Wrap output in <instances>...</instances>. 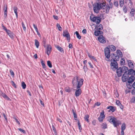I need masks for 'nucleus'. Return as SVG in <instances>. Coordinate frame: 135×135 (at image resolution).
I'll return each instance as SVG.
<instances>
[{
    "label": "nucleus",
    "mask_w": 135,
    "mask_h": 135,
    "mask_svg": "<svg viewBox=\"0 0 135 135\" xmlns=\"http://www.w3.org/2000/svg\"><path fill=\"white\" fill-rule=\"evenodd\" d=\"M103 33L102 31L100 30L95 31L94 32V35L96 36H98L99 35H101Z\"/></svg>",
    "instance_id": "18"
},
{
    "label": "nucleus",
    "mask_w": 135,
    "mask_h": 135,
    "mask_svg": "<svg viewBox=\"0 0 135 135\" xmlns=\"http://www.w3.org/2000/svg\"><path fill=\"white\" fill-rule=\"evenodd\" d=\"M116 103L117 105H122L121 103H120V102L119 100H117L116 101Z\"/></svg>",
    "instance_id": "54"
},
{
    "label": "nucleus",
    "mask_w": 135,
    "mask_h": 135,
    "mask_svg": "<svg viewBox=\"0 0 135 135\" xmlns=\"http://www.w3.org/2000/svg\"><path fill=\"white\" fill-rule=\"evenodd\" d=\"M105 2H103L102 3H95L93 5V9L94 12L96 13H98L100 9H102L105 7Z\"/></svg>",
    "instance_id": "2"
},
{
    "label": "nucleus",
    "mask_w": 135,
    "mask_h": 135,
    "mask_svg": "<svg viewBox=\"0 0 135 135\" xmlns=\"http://www.w3.org/2000/svg\"><path fill=\"white\" fill-rule=\"evenodd\" d=\"M131 102L133 103H134L135 102V97H133L131 99Z\"/></svg>",
    "instance_id": "47"
},
{
    "label": "nucleus",
    "mask_w": 135,
    "mask_h": 135,
    "mask_svg": "<svg viewBox=\"0 0 135 135\" xmlns=\"http://www.w3.org/2000/svg\"><path fill=\"white\" fill-rule=\"evenodd\" d=\"M33 26L34 27V28L35 29L36 31L38 33V30L37 28V26H36L35 25L34 23L33 24Z\"/></svg>",
    "instance_id": "44"
},
{
    "label": "nucleus",
    "mask_w": 135,
    "mask_h": 135,
    "mask_svg": "<svg viewBox=\"0 0 135 135\" xmlns=\"http://www.w3.org/2000/svg\"><path fill=\"white\" fill-rule=\"evenodd\" d=\"M13 118L15 120L16 122H17L19 125H20V122L18 121V119L16 117H14Z\"/></svg>",
    "instance_id": "50"
},
{
    "label": "nucleus",
    "mask_w": 135,
    "mask_h": 135,
    "mask_svg": "<svg viewBox=\"0 0 135 135\" xmlns=\"http://www.w3.org/2000/svg\"><path fill=\"white\" fill-rule=\"evenodd\" d=\"M53 17L56 20H58L59 19V18L57 16L54 15L53 16Z\"/></svg>",
    "instance_id": "56"
},
{
    "label": "nucleus",
    "mask_w": 135,
    "mask_h": 135,
    "mask_svg": "<svg viewBox=\"0 0 135 135\" xmlns=\"http://www.w3.org/2000/svg\"><path fill=\"white\" fill-rule=\"evenodd\" d=\"M114 5L116 7H117L118 6V1H115L114 3Z\"/></svg>",
    "instance_id": "48"
},
{
    "label": "nucleus",
    "mask_w": 135,
    "mask_h": 135,
    "mask_svg": "<svg viewBox=\"0 0 135 135\" xmlns=\"http://www.w3.org/2000/svg\"><path fill=\"white\" fill-rule=\"evenodd\" d=\"M39 100L41 104L44 106V104L43 101L41 99H40Z\"/></svg>",
    "instance_id": "58"
},
{
    "label": "nucleus",
    "mask_w": 135,
    "mask_h": 135,
    "mask_svg": "<svg viewBox=\"0 0 135 135\" xmlns=\"http://www.w3.org/2000/svg\"><path fill=\"white\" fill-rule=\"evenodd\" d=\"M52 127L53 130L54 131V132H56V130L55 128V127L53 125H52Z\"/></svg>",
    "instance_id": "57"
},
{
    "label": "nucleus",
    "mask_w": 135,
    "mask_h": 135,
    "mask_svg": "<svg viewBox=\"0 0 135 135\" xmlns=\"http://www.w3.org/2000/svg\"><path fill=\"white\" fill-rule=\"evenodd\" d=\"M116 53L117 54V55L120 56V57H122V53L120 50H117L116 51Z\"/></svg>",
    "instance_id": "24"
},
{
    "label": "nucleus",
    "mask_w": 135,
    "mask_h": 135,
    "mask_svg": "<svg viewBox=\"0 0 135 135\" xmlns=\"http://www.w3.org/2000/svg\"><path fill=\"white\" fill-rule=\"evenodd\" d=\"M124 2V0H120L119 5L121 7H122L123 6Z\"/></svg>",
    "instance_id": "32"
},
{
    "label": "nucleus",
    "mask_w": 135,
    "mask_h": 135,
    "mask_svg": "<svg viewBox=\"0 0 135 135\" xmlns=\"http://www.w3.org/2000/svg\"><path fill=\"white\" fill-rule=\"evenodd\" d=\"M98 40L100 43L104 44L106 42L105 39L103 36L101 35L98 37Z\"/></svg>",
    "instance_id": "10"
},
{
    "label": "nucleus",
    "mask_w": 135,
    "mask_h": 135,
    "mask_svg": "<svg viewBox=\"0 0 135 135\" xmlns=\"http://www.w3.org/2000/svg\"><path fill=\"white\" fill-rule=\"evenodd\" d=\"M103 15V14H101L100 15V17L95 16L94 15H92L90 16V20L94 22L96 24L99 23L101 22V16Z\"/></svg>",
    "instance_id": "5"
},
{
    "label": "nucleus",
    "mask_w": 135,
    "mask_h": 135,
    "mask_svg": "<svg viewBox=\"0 0 135 135\" xmlns=\"http://www.w3.org/2000/svg\"><path fill=\"white\" fill-rule=\"evenodd\" d=\"M104 53L106 57L109 59L110 57V51L108 47H106L104 49Z\"/></svg>",
    "instance_id": "7"
},
{
    "label": "nucleus",
    "mask_w": 135,
    "mask_h": 135,
    "mask_svg": "<svg viewBox=\"0 0 135 135\" xmlns=\"http://www.w3.org/2000/svg\"><path fill=\"white\" fill-rule=\"evenodd\" d=\"M128 65L130 67L132 68H134V66L133 63L131 60L128 61Z\"/></svg>",
    "instance_id": "21"
},
{
    "label": "nucleus",
    "mask_w": 135,
    "mask_h": 135,
    "mask_svg": "<svg viewBox=\"0 0 135 135\" xmlns=\"http://www.w3.org/2000/svg\"><path fill=\"white\" fill-rule=\"evenodd\" d=\"M107 109H109V111H111L112 112H114L115 109L114 107L112 106H110L107 107Z\"/></svg>",
    "instance_id": "20"
},
{
    "label": "nucleus",
    "mask_w": 135,
    "mask_h": 135,
    "mask_svg": "<svg viewBox=\"0 0 135 135\" xmlns=\"http://www.w3.org/2000/svg\"><path fill=\"white\" fill-rule=\"evenodd\" d=\"M11 83L12 84V85L15 87V88H17V86L15 84L14 81H11Z\"/></svg>",
    "instance_id": "51"
},
{
    "label": "nucleus",
    "mask_w": 135,
    "mask_h": 135,
    "mask_svg": "<svg viewBox=\"0 0 135 135\" xmlns=\"http://www.w3.org/2000/svg\"><path fill=\"white\" fill-rule=\"evenodd\" d=\"M0 95L4 98L7 100L11 101V99L4 93H3L2 91H0Z\"/></svg>",
    "instance_id": "12"
},
{
    "label": "nucleus",
    "mask_w": 135,
    "mask_h": 135,
    "mask_svg": "<svg viewBox=\"0 0 135 135\" xmlns=\"http://www.w3.org/2000/svg\"><path fill=\"white\" fill-rule=\"evenodd\" d=\"M120 64L121 65H123L125 63L124 60L123 58L120 61Z\"/></svg>",
    "instance_id": "43"
},
{
    "label": "nucleus",
    "mask_w": 135,
    "mask_h": 135,
    "mask_svg": "<svg viewBox=\"0 0 135 135\" xmlns=\"http://www.w3.org/2000/svg\"><path fill=\"white\" fill-rule=\"evenodd\" d=\"M111 61L110 64L111 68L114 71L118 68V64L116 61H113L112 59L111 60Z\"/></svg>",
    "instance_id": "6"
},
{
    "label": "nucleus",
    "mask_w": 135,
    "mask_h": 135,
    "mask_svg": "<svg viewBox=\"0 0 135 135\" xmlns=\"http://www.w3.org/2000/svg\"><path fill=\"white\" fill-rule=\"evenodd\" d=\"M21 85L23 89H25L26 88V85L24 82H22L21 83Z\"/></svg>",
    "instance_id": "36"
},
{
    "label": "nucleus",
    "mask_w": 135,
    "mask_h": 135,
    "mask_svg": "<svg viewBox=\"0 0 135 135\" xmlns=\"http://www.w3.org/2000/svg\"><path fill=\"white\" fill-rule=\"evenodd\" d=\"M105 118H104L102 117L99 116L98 118V119L100 122H102L103 121V120Z\"/></svg>",
    "instance_id": "40"
},
{
    "label": "nucleus",
    "mask_w": 135,
    "mask_h": 135,
    "mask_svg": "<svg viewBox=\"0 0 135 135\" xmlns=\"http://www.w3.org/2000/svg\"><path fill=\"white\" fill-rule=\"evenodd\" d=\"M123 11L125 13H127V9L126 8V6H123Z\"/></svg>",
    "instance_id": "37"
},
{
    "label": "nucleus",
    "mask_w": 135,
    "mask_h": 135,
    "mask_svg": "<svg viewBox=\"0 0 135 135\" xmlns=\"http://www.w3.org/2000/svg\"><path fill=\"white\" fill-rule=\"evenodd\" d=\"M117 73L118 76L120 77L121 76L122 73L120 67L117 69Z\"/></svg>",
    "instance_id": "15"
},
{
    "label": "nucleus",
    "mask_w": 135,
    "mask_h": 135,
    "mask_svg": "<svg viewBox=\"0 0 135 135\" xmlns=\"http://www.w3.org/2000/svg\"><path fill=\"white\" fill-rule=\"evenodd\" d=\"M112 61H118L119 60V58L120 56L117 55L116 54H112Z\"/></svg>",
    "instance_id": "11"
},
{
    "label": "nucleus",
    "mask_w": 135,
    "mask_h": 135,
    "mask_svg": "<svg viewBox=\"0 0 135 135\" xmlns=\"http://www.w3.org/2000/svg\"><path fill=\"white\" fill-rule=\"evenodd\" d=\"M8 35L11 38H13L14 37V34L12 32L9 30H8L6 32Z\"/></svg>",
    "instance_id": "14"
},
{
    "label": "nucleus",
    "mask_w": 135,
    "mask_h": 135,
    "mask_svg": "<svg viewBox=\"0 0 135 135\" xmlns=\"http://www.w3.org/2000/svg\"><path fill=\"white\" fill-rule=\"evenodd\" d=\"M135 11V10L134 8H132L131 9V11L130 13L131 15V16L133 17L134 16V12Z\"/></svg>",
    "instance_id": "25"
},
{
    "label": "nucleus",
    "mask_w": 135,
    "mask_h": 135,
    "mask_svg": "<svg viewBox=\"0 0 135 135\" xmlns=\"http://www.w3.org/2000/svg\"><path fill=\"white\" fill-rule=\"evenodd\" d=\"M89 115L88 114L86 115L85 116L84 118L85 120L88 123H89Z\"/></svg>",
    "instance_id": "29"
},
{
    "label": "nucleus",
    "mask_w": 135,
    "mask_h": 135,
    "mask_svg": "<svg viewBox=\"0 0 135 135\" xmlns=\"http://www.w3.org/2000/svg\"><path fill=\"white\" fill-rule=\"evenodd\" d=\"M83 69H84V71H85V73H86V72L88 70V68L86 67V65H84V67Z\"/></svg>",
    "instance_id": "45"
},
{
    "label": "nucleus",
    "mask_w": 135,
    "mask_h": 135,
    "mask_svg": "<svg viewBox=\"0 0 135 135\" xmlns=\"http://www.w3.org/2000/svg\"><path fill=\"white\" fill-rule=\"evenodd\" d=\"M64 37H66L67 40L68 39H70V34L69 35H68V34L66 35L65 36H64Z\"/></svg>",
    "instance_id": "52"
},
{
    "label": "nucleus",
    "mask_w": 135,
    "mask_h": 135,
    "mask_svg": "<svg viewBox=\"0 0 135 135\" xmlns=\"http://www.w3.org/2000/svg\"><path fill=\"white\" fill-rule=\"evenodd\" d=\"M88 56L90 58L92 59L95 61H96V59L94 56H93L89 54H88Z\"/></svg>",
    "instance_id": "42"
},
{
    "label": "nucleus",
    "mask_w": 135,
    "mask_h": 135,
    "mask_svg": "<svg viewBox=\"0 0 135 135\" xmlns=\"http://www.w3.org/2000/svg\"><path fill=\"white\" fill-rule=\"evenodd\" d=\"M52 50V47L49 44H47L46 48L45 50V53L49 56L50 55L51 51Z\"/></svg>",
    "instance_id": "8"
},
{
    "label": "nucleus",
    "mask_w": 135,
    "mask_h": 135,
    "mask_svg": "<svg viewBox=\"0 0 135 135\" xmlns=\"http://www.w3.org/2000/svg\"><path fill=\"white\" fill-rule=\"evenodd\" d=\"M69 35V32H68V30H65L63 31V36H65L66 35Z\"/></svg>",
    "instance_id": "34"
},
{
    "label": "nucleus",
    "mask_w": 135,
    "mask_h": 135,
    "mask_svg": "<svg viewBox=\"0 0 135 135\" xmlns=\"http://www.w3.org/2000/svg\"><path fill=\"white\" fill-rule=\"evenodd\" d=\"M110 118L109 122L110 123H112L114 127H116L119 125L121 124L120 121L119 120H117L116 118L112 116H110Z\"/></svg>",
    "instance_id": "4"
},
{
    "label": "nucleus",
    "mask_w": 135,
    "mask_h": 135,
    "mask_svg": "<svg viewBox=\"0 0 135 135\" xmlns=\"http://www.w3.org/2000/svg\"><path fill=\"white\" fill-rule=\"evenodd\" d=\"M75 33L76 34V37L78 38L79 39H80L81 38V36L80 35L78 31H76L75 32Z\"/></svg>",
    "instance_id": "30"
},
{
    "label": "nucleus",
    "mask_w": 135,
    "mask_h": 135,
    "mask_svg": "<svg viewBox=\"0 0 135 135\" xmlns=\"http://www.w3.org/2000/svg\"><path fill=\"white\" fill-rule=\"evenodd\" d=\"M102 128L103 129H105L107 128V125L105 123H103L101 126Z\"/></svg>",
    "instance_id": "27"
},
{
    "label": "nucleus",
    "mask_w": 135,
    "mask_h": 135,
    "mask_svg": "<svg viewBox=\"0 0 135 135\" xmlns=\"http://www.w3.org/2000/svg\"><path fill=\"white\" fill-rule=\"evenodd\" d=\"M65 90L66 92L68 93L70 92L71 91L70 88L68 87H67L65 88Z\"/></svg>",
    "instance_id": "41"
},
{
    "label": "nucleus",
    "mask_w": 135,
    "mask_h": 135,
    "mask_svg": "<svg viewBox=\"0 0 135 135\" xmlns=\"http://www.w3.org/2000/svg\"><path fill=\"white\" fill-rule=\"evenodd\" d=\"M104 110H102V112L100 113V116L101 117H102L104 118H105V115L104 114Z\"/></svg>",
    "instance_id": "35"
},
{
    "label": "nucleus",
    "mask_w": 135,
    "mask_h": 135,
    "mask_svg": "<svg viewBox=\"0 0 135 135\" xmlns=\"http://www.w3.org/2000/svg\"><path fill=\"white\" fill-rule=\"evenodd\" d=\"M96 121L95 120H93L92 122V124L94 126H95L96 124Z\"/></svg>",
    "instance_id": "64"
},
{
    "label": "nucleus",
    "mask_w": 135,
    "mask_h": 135,
    "mask_svg": "<svg viewBox=\"0 0 135 135\" xmlns=\"http://www.w3.org/2000/svg\"><path fill=\"white\" fill-rule=\"evenodd\" d=\"M56 48L60 51L61 52L64 53V50L63 49L60 47L59 45H56L55 46Z\"/></svg>",
    "instance_id": "19"
},
{
    "label": "nucleus",
    "mask_w": 135,
    "mask_h": 135,
    "mask_svg": "<svg viewBox=\"0 0 135 135\" xmlns=\"http://www.w3.org/2000/svg\"><path fill=\"white\" fill-rule=\"evenodd\" d=\"M47 65L49 68H51L52 67V65L50 61H47Z\"/></svg>",
    "instance_id": "38"
},
{
    "label": "nucleus",
    "mask_w": 135,
    "mask_h": 135,
    "mask_svg": "<svg viewBox=\"0 0 135 135\" xmlns=\"http://www.w3.org/2000/svg\"><path fill=\"white\" fill-rule=\"evenodd\" d=\"M35 45L36 47L38 48L39 46V42L37 40L35 39Z\"/></svg>",
    "instance_id": "28"
},
{
    "label": "nucleus",
    "mask_w": 135,
    "mask_h": 135,
    "mask_svg": "<svg viewBox=\"0 0 135 135\" xmlns=\"http://www.w3.org/2000/svg\"><path fill=\"white\" fill-rule=\"evenodd\" d=\"M41 63L43 67V68L44 69L45 68H46V66L44 61L42 60L41 61Z\"/></svg>",
    "instance_id": "33"
},
{
    "label": "nucleus",
    "mask_w": 135,
    "mask_h": 135,
    "mask_svg": "<svg viewBox=\"0 0 135 135\" xmlns=\"http://www.w3.org/2000/svg\"><path fill=\"white\" fill-rule=\"evenodd\" d=\"M88 64L89 66H90V68H93V66L91 63L90 62H88Z\"/></svg>",
    "instance_id": "59"
},
{
    "label": "nucleus",
    "mask_w": 135,
    "mask_h": 135,
    "mask_svg": "<svg viewBox=\"0 0 135 135\" xmlns=\"http://www.w3.org/2000/svg\"><path fill=\"white\" fill-rule=\"evenodd\" d=\"M109 7L110 8H112V7L113 4L112 3L110 2H109Z\"/></svg>",
    "instance_id": "55"
},
{
    "label": "nucleus",
    "mask_w": 135,
    "mask_h": 135,
    "mask_svg": "<svg viewBox=\"0 0 135 135\" xmlns=\"http://www.w3.org/2000/svg\"><path fill=\"white\" fill-rule=\"evenodd\" d=\"M22 27L23 30L25 31H26V28L23 23V22H22Z\"/></svg>",
    "instance_id": "39"
},
{
    "label": "nucleus",
    "mask_w": 135,
    "mask_h": 135,
    "mask_svg": "<svg viewBox=\"0 0 135 135\" xmlns=\"http://www.w3.org/2000/svg\"><path fill=\"white\" fill-rule=\"evenodd\" d=\"M3 116L4 118L6 121L7 122L8 121V120H7V116H6V115L5 114L4 115H3Z\"/></svg>",
    "instance_id": "62"
},
{
    "label": "nucleus",
    "mask_w": 135,
    "mask_h": 135,
    "mask_svg": "<svg viewBox=\"0 0 135 135\" xmlns=\"http://www.w3.org/2000/svg\"><path fill=\"white\" fill-rule=\"evenodd\" d=\"M43 44L44 45V47H46V40H44L43 41Z\"/></svg>",
    "instance_id": "63"
},
{
    "label": "nucleus",
    "mask_w": 135,
    "mask_h": 135,
    "mask_svg": "<svg viewBox=\"0 0 135 135\" xmlns=\"http://www.w3.org/2000/svg\"><path fill=\"white\" fill-rule=\"evenodd\" d=\"M18 130L20 131L21 132H22L23 133H25L26 132L25 130H23L21 128H18Z\"/></svg>",
    "instance_id": "49"
},
{
    "label": "nucleus",
    "mask_w": 135,
    "mask_h": 135,
    "mask_svg": "<svg viewBox=\"0 0 135 135\" xmlns=\"http://www.w3.org/2000/svg\"><path fill=\"white\" fill-rule=\"evenodd\" d=\"M1 26L3 28V29L5 30L6 32L8 30L7 29V28L3 25V24H2Z\"/></svg>",
    "instance_id": "46"
},
{
    "label": "nucleus",
    "mask_w": 135,
    "mask_h": 135,
    "mask_svg": "<svg viewBox=\"0 0 135 135\" xmlns=\"http://www.w3.org/2000/svg\"><path fill=\"white\" fill-rule=\"evenodd\" d=\"M128 72L127 74H128V75H135V71L132 69H130L129 70H128Z\"/></svg>",
    "instance_id": "16"
},
{
    "label": "nucleus",
    "mask_w": 135,
    "mask_h": 135,
    "mask_svg": "<svg viewBox=\"0 0 135 135\" xmlns=\"http://www.w3.org/2000/svg\"><path fill=\"white\" fill-rule=\"evenodd\" d=\"M134 77L133 76H131L129 78H127V79L126 80V81H127L128 83H131L134 81Z\"/></svg>",
    "instance_id": "13"
},
{
    "label": "nucleus",
    "mask_w": 135,
    "mask_h": 135,
    "mask_svg": "<svg viewBox=\"0 0 135 135\" xmlns=\"http://www.w3.org/2000/svg\"><path fill=\"white\" fill-rule=\"evenodd\" d=\"M105 7L102 8V10H103V12H105V13H108L109 12L110 8L109 7V5H106L105 3V5L104 6Z\"/></svg>",
    "instance_id": "9"
},
{
    "label": "nucleus",
    "mask_w": 135,
    "mask_h": 135,
    "mask_svg": "<svg viewBox=\"0 0 135 135\" xmlns=\"http://www.w3.org/2000/svg\"><path fill=\"white\" fill-rule=\"evenodd\" d=\"M108 47L109 49H110L113 51H114L115 50V47L113 45H109Z\"/></svg>",
    "instance_id": "23"
},
{
    "label": "nucleus",
    "mask_w": 135,
    "mask_h": 135,
    "mask_svg": "<svg viewBox=\"0 0 135 135\" xmlns=\"http://www.w3.org/2000/svg\"><path fill=\"white\" fill-rule=\"evenodd\" d=\"M73 114L74 118L75 119V120H77V116L76 114L75 113H74Z\"/></svg>",
    "instance_id": "53"
},
{
    "label": "nucleus",
    "mask_w": 135,
    "mask_h": 135,
    "mask_svg": "<svg viewBox=\"0 0 135 135\" xmlns=\"http://www.w3.org/2000/svg\"><path fill=\"white\" fill-rule=\"evenodd\" d=\"M97 24L96 28L97 30H101L103 29V27L102 25L99 23H98Z\"/></svg>",
    "instance_id": "17"
},
{
    "label": "nucleus",
    "mask_w": 135,
    "mask_h": 135,
    "mask_svg": "<svg viewBox=\"0 0 135 135\" xmlns=\"http://www.w3.org/2000/svg\"><path fill=\"white\" fill-rule=\"evenodd\" d=\"M126 128V125L125 123H122L121 127V131H124Z\"/></svg>",
    "instance_id": "26"
},
{
    "label": "nucleus",
    "mask_w": 135,
    "mask_h": 135,
    "mask_svg": "<svg viewBox=\"0 0 135 135\" xmlns=\"http://www.w3.org/2000/svg\"><path fill=\"white\" fill-rule=\"evenodd\" d=\"M56 27L58 28L59 31H61L62 30V28L59 24L57 23L56 24Z\"/></svg>",
    "instance_id": "31"
},
{
    "label": "nucleus",
    "mask_w": 135,
    "mask_h": 135,
    "mask_svg": "<svg viewBox=\"0 0 135 135\" xmlns=\"http://www.w3.org/2000/svg\"><path fill=\"white\" fill-rule=\"evenodd\" d=\"M13 9L14 10V12L15 13L16 16V18H17L18 17V14H17V10H18V8L16 6H14L13 7Z\"/></svg>",
    "instance_id": "22"
},
{
    "label": "nucleus",
    "mask_w": 135,
    "mask_h": 135,
    "mask_svg": "<svg viewBox=\"0 0 135 135\" xmlns=\"http://www.w3.org/2000/svg\"><path fill=\"white\" fill-rule=\"evenodd\" d=\"M122 70V73H124L122 77V79L123 81L126 82L127 78H129L128 74L127 73L128 70V68L125 66L120 67Z\"/></svg>",
    "instance_id": "3"
},
{
    "label": "nucleus",
    "mask_w": 135,
    "mask_h": 135,
    "mask_svg": "<svg viewBox=\"0 0 135 135\" xmlns=\"http://www.w3.org/2000/svg\"><path fill=\"white\" fill-rule=\"evenodd\" d=\"M84 81L83 79L79 78L78 76L74 77L72 79V83L73 85L76 86L77 89L75 92V95L76 97L80 95L82 93L81 89L80 88L82 86Z\"/></svg>",
    "instance_id": "1"
},
{
    "label": "nucleus",
    "mask_w": 135,
    "mask_h": 135,
    "mask_svg": "<svg viewBox=\"0 0 135 135\" xmlns=\"http://www.w3.org/2000/svg\"><path fill=\"white\" fill-rule=\"evenodd\" d=\"M10 72L11 75H12L13 76H14V73L13 72L12 70H10Z\"/></svg>",
    "instance_id": "61"
},
{
    "label": "nucleus",
    "mask_w": 135,
    "mask_h": 135,
    "mask_svg": "<svg viewBox=\"0 0 135 135\" xmlns=\"http://www.w3.org/2000/svg\"><path fill=\"white\" fill-rule=\"evenodd\" d=\"M82 32L84 34H85L86 33V29H83L82 31Z\"/></svg>",
    "instance_id": "60"
}]
</instances>
